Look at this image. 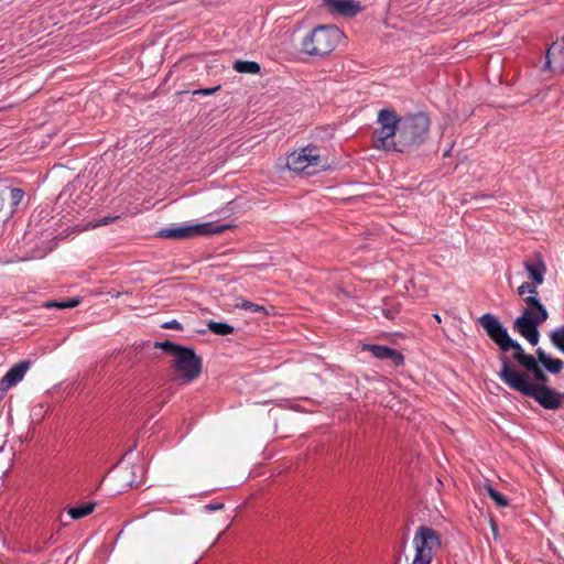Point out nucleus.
<instances>
[{
    "label": "nucleus",
    "instance_id": "1",
    "mask_svg": "<svg viewBox=\"0 0 564 564\" xmlns=\"http://www.w3.org/2000/svg\"><path fill=\"white\" fill-rule=\"evenodd\" d=\"M378 123L380 127L373 133L375 148L399 152L422 143L430 128V119L424 113L398 118L388 109L379 112Z\"/></svg>",
    "mask_w": 564,
    "mask_h": 564
},
{
    "label": "nucleus",
    "instance_id": "2",
    "mask_svg": "<svg viewBox=\"0 0 564 564\" xmlns=\"http://www.w3.org/2000/svg\"><path fill=\"white\" fill-rule=\"evenodd\" d=\"M500 362L499 378L506 384L527 397L533 398L545 409L555 410L560 408L561 394L544 384L531 383L528 375L511 366L506 356L500 358Z\"/></svg>",
    "mask_w": 564,
    "mask_h": 564
},
{
    "label": "nucleus",
    "instance_id": "3",
    "mask_svg": "<svg viewBox=\"0 0 564 564\" xmlns=\"http://www.w3.org/2000/svg\"><path fill=\"white\" fill-rule=\"evenodd\" d=\"M479 323L490 339L494 340L502 351L513 350V359L524 369L531 372L539 366L538 357L535 358L532 355L525 354L522 346L509 336L507 328L502 326L498 317L491 314H484L479 318Z\"/></svg>",
    "mask_w": 564,
    "mask_h": 564
},
{
    "label": "nucleus",
    "instance_id": "4",
    "mask_svg": "<svg viewBox=\"0 0 564 564\" xmlns=\"http://www.w3.org/2000/svg\"><path fill=\"white\" fill-rule=\"evenodd\" d=\"M525 306L521 315L513 322V329L524 337L532 346H536L540 340L539 326L547 318L549 313L545 306L534 295L523 297Z\"/></svg>",
    "mask_w": 564,
    "mask_h": 564
},
{
    "label": "nucleus",
    "instance_id": "5",
    "mask_svg": "<svg viewBox=\"0 0 564 564\" xmlns=\"http://www.w3.org/2000/svg\"><path fill=\"white\" fill-rule=\"evenodd\" d=\"M154 346L174 357L172 366L178 373V378L182 382L188 383L200 375L202 359L196 356L193 349L182 347L169 340L162 343L156 341Z\"/></svg>",
    "mask_w": 564,
    "mask_h": 564
},
{
    "label": "nucleus",
    "instance_id": "6",
    "mask_svg": "<svg viewBox=\"0 0 564 564\" xmlns=\"http://www.w3.org/2000/svg\"><path fill=\"white\" fill-rule=\"evenodd\" d=\"M341 37L337 26L319 25L303 39L302 47L310 55H326L335 50Z\"/></svg>",
    "mask_w": 564,
    "mask_h": 564
},
{
    "label": "nucleus",
    "instance_id": "7",
    "mask_svg": "<svg viewBox=\"0 0 564 564\" xmlns=\"http://www.w3.org/2000/svg\"><path fill=\"white\" fill-rule=\"evenodd\" d=\"M286 166L293 172L314 174L328 169L329 163L318 148L310 145L292 152L286 159Z\"/></svg>",
    "mask_w": 564,
    "mask_h": 564
},
{
    "label": "nucleus",
    "instance_id": "8",
    "mask_svg": "<svg viewBox=\"0 0 564 564\" xmlns=\"http://www.w3.org/2000/svg\"><path fill=\"white\" fill-rule=\"evenodd\" d=\"M415 555L413 560H416L419 564L431 563L433 557L442 549L441 534L427 525H420L414 533L412 540Z\"/></svg>",
    "mask_w": 564,
    "mask_h": 564
},
{
    "label": "nucleus",
    "instance_id": "9",
    "mask_svg": "<svg viewBox=\"0 0 564 564\" xmlns=\"http://www.w3.org/2000/svg\"><path fill=\"white\" fill-rule=\"evenodd\" d=\"M229 227V225H217L215 223L184 225L180 227L162 229L159 231V236L167 239H183L196 236H210L221 234Z\"/></svg>",
    "mask_w": 564,
    "mask_h": 564
},
{
    "label": "nucleus",
    "instance_id": "10",
    "mask_svg": "<svg viewBox=\"0 0 564 564\" xmlns=\"http://www.w3.org/2000/svg\"><path fill=\"white\" fill-rule=\"evenodd\" d=\"M24 192L21 188L2 186L0 188V213L9 218L21 203Z\"/></svg>",
    "mask_w": 564,
    "mask_h": 564
},
{
    "label": "nucleus",
    "instance_id": "11",
    "mask_svg": "<svg viewBox=\"0 0 564 564\" xmlns=\"http://www.w3.org/2000/svg\"><path fill=\"white\" fill-rule=\"evenodd\" d=\"M545 66L554 73H564V36L547 48Z\"/></svg>",
    "mask_w": 564,
    "mask_h": 564
},
{
    "label": "nucleus",
    "instance_id": "12",
    "mask_svg": "<svg viewBox=\"0 0 564 564\" xmlns=\"http://www.w3.org/2000/svg\"><path fill=\"white\" fill-rule=\"evenodd\" d=\"M326 8L332 13L343 17H354L360 11V4L354 0H324Z\"/></svg>",
    "mask_w": 564,
    "mask_h": 564
},
{
    "label": "nucleus",
    "instance_id": "13",
    "mask_svg": "<svg viewBox=\"0 0 564 564\" xmlns=\"http://www.w3.org/2000/svg\"><path fill=\"white\" fill-rule=\"evenodd\" d=\"M30 361H21L14 365L1 380V389L7 390L20 382L30 368Z\"/></svg>",
    "mask_w": 564,
    "mask_h": 564
},
{
    "label": "nucleus",
    "instance_id": "14",
    "mask_svg": "<svg viewBox=\"0 0 564 564\" xmlns=\"http://www.w3.org/2000/svg\"><path fill=\"white\" fill-rule=\"evenodd\" d=\"M367 349L378 359L390 360L393 366H400L403 362L401 352L387 346L369 345Z\"/></svg>",
    "mask_w": 564,
    "mask_h": 564
},
{
    "label": "nucleus",
    "instance_id": "15",
    "mask_svg": "<svg viewBox=\"0 0 564 564\" xmlns=\"http://www.w3.org/2000/svg\"><path fill=\"white\" fill-rule=\"evenodd\" d=\"M524 269L528 272L529 279H531L532 282L536 283L538 285H541L543 283L546 267L544 261L540 257L525 260Z\"/></svg>",
    "mask_w": 564,
    "mask_h": 564
},
{
    "label": "nucleus",
    "instance_id": "16",
    "mask_svg": "<svg viewBox=\"0 0 564 564\" xmlns=\"http://www.w3.org/2000/svg\"><path fill=\"white\" fill-rule=\"evenodd\" d=\"M536 357L539 362H541L545 369L552 373H558L564 367V362L561 359H554L547 356V354L539 348L536 350Z\"/></svg>",
    "mask_w": 564,
    "mask_h": 564
},
{
    "label": "nucleus",
    "instance_id": "17",
    "mask_svg": "<svg viewBox=\"0 0 564 564\" xmlns=\"http://www.w3.org/2000/svg\"><path fill=\"white\" fill-rule=\"evenodd\" d=\"M234 69L239 73L258 74L260 72V65L256 62L236 61L234 63Z\"/></svg>",
    "mask_w": 564,
    "mask_h": 564
},
{
    "label": "nucleus",
    "instance_id": "18",
    "mask_svg": "<svg viewBox=\"0 0 564 564\" xmlns=\"http://www.w3.org/2000/svg\"><path fill=\"white\" fill-rule=\"evenodd\" d=\"M235 306L238 308L245 310V311H250L252 313L263 315V316H265L268 314V311L263 306L254 304V303L243 300V299H238Z\"/></svg>",
    "mask_w": 564,
    "mask_h": 564
},
{
    "label": "nucleus",
    "instance_id": "19",
    "mask_svg": "<svg viewBox=\"0 0 564 564\" xmlns=\"http://www.w3.org/2000/svg\"><path fill=\"white\" fill-rule=\"evenodd\" d=\"M95 507L96 505L94 502L86 503L80 507H73L68 510V514L75 520L82 519L90 514L94 511Z\"/></svg>",
    "mask_w": 564,
    "mask_h": 564
},
{
    "label": "nucleus",
    "instance_id": "20",
    "mask_svg": "<svg viewBox=\"0 0 564 564\" xmlns=\"http://www.w3.org/2000/svg\"><path fill=\"white\" fill-rule=\"evenodd\" d=\"M207 327L214 334L223 335V336L231 334L234 332V327L227 323L210 321V322H208Z\"/></svg>",
    "mask_w": 564,
    "mask_h": 564
},
{
    "label": "nucleus",
    "instance_id": "21",
    "mask_svg": "<svg viewBox=\"0 0 564 564\" xmlns=\"http://www.w3.org/2000/svg\"><path fill=\"white\" fill-rule=\"evenodd\" d=\"M484 490L496 502L497 506H499V507H507V506H509L508 499L501 492L496 490L492 486L486 485L484 487Z\"/></svg>",
    "mask_w": 564,
    "mask_h": 564
},
{
    "label": "nucleus",
    "instance_id": "22",
    "mask_svg": "<svg viewBox=\"0 0 564 564\" xmlns=\"http://www.w3.org/2000/svg\"><path fill=\"white\" fill-rule=\"evenodd\" d=\"M551 343L564 354V325L555 328L550 334Z\"/></svg>",
    "mask_w": 564,
    "mask_h": 564
},
{
    "label": "nucleus",
    "instance_id": "23",
    "mask_svg": "<svg viewBox=\"0 0 564 564\" xmlns=\"http://www.w3.org/2000/svg\"><path fill=\"white\" fill-rule=\"evenodd\" d=\"M78 304H79V299L72 297V299L61 301V302L47 303L46 306L47 307H56V308H72V307L77 306Z\"/></svg>",
    "mask_w": 564,
    "mask_h": 564
},
{
    "label": "nucleus",
    "instance_id": "24",
    "mask_svg": "<svg viewBox=\"0 0 564 564\" xmlns=\"http://www.w3.org/2000/svg\"><path fill=\"white\" fill-rule=\"evenodd\" d=\"M538 284L534 283V282H523L519 288H518V293L519 295L521 296H524L527 293H529V295H534L536 296L538 294Z\"/></svg>",
    "mask_w": 564,
    "mask_h": 564
},
{
    "label": "nucleus",
    "instance_id": "25",
    "mask_svg": "<svg viewBox=\"0 0 564 564\" xmlns=\"http://www.w3.org/2000/svg\"><path fill=\"white\" fill-rule=\"evenodd\" d=\"M531 373L533 375V378L536 380V382L541 384H544L549 380L547 376L539 366L535 369H533Z\"/></svg>",
    "mask_w": 564,
    "mask_h": 564
},
{
    "label": "nucleus",
    "instance_id": "26",
    "mask_svg": "<svg viewBox=\"0 0 564 564\" xmlns=\"http://www.w3.org/2000/svg\"><path fill=\"white\" fill-rule=\"evenodd\" d=\"M162 328H164V329H176V330H182L183 329L182 325L176 319H172L170 322H165L164 324H162Z\"/></svg>",
    "mask_w": 564,
    "mask_h": 564
},
{
    "label": "nucleus",
    "instance_id": "27",
    "mask_svg": "<svg viewBox=\"0 0 564 564\" xmlns=\"http://www.w3.org/2000/svg\"><path fill=\"white\" fill-rule=\"evenodd\" d=\"M219 88H220V86H216L213 88L198 89V90H195L194 94L208 96V95H213L214 93H216Z\"/></svg>",
    "mask_w": 564,
    "mask_h": 564
},
{
    "label": "nucleus",
    "instance_id": "28",
    "mask_svg": "<svg viewBox=\"0 0 564 564\" xmlns=\"http://www.w3.org/2000/svg\"><path fill=\"white\" fill-rule=\"evenodd\" d=\"M381 312L388 319H393L395 316V310L392 308H382Z\"/></svg>",
    "mask_w": 564,
    "mask_h": 564
},
{
    "label": "nucleus",
    "instance_id": "29",
    "mask_svg": "<svg viewBox=\"0 0 564 564\" xmlns=\"http://www.w3.org/2000/svg\"><path fill=\"white\" fill-rule=\"evenodd\" d=\"M224 505L223 503H209L207 506H205V508L208 510V511H215V510H219V509H223Z\"/></svg>",
    "mask_w": 564,
    "mask_h": 564
},
{
    "label": "nucleus",
    "instance_id": "30",
    "mask_svg": "<svg viewBox=\"0 0 564 564\" xmlns=\"http://www.w3.org/2000/svg\"><path fill=\"white\" fill-rule=\"evenodd\" d=\"M111 220H112V218L105 217V218L100 219L98 223H96L94 225V227L108 225Z\"/></svg>",
    "mask_w": 564,
    "mask_h": 564
},
{
    "label": "nucleus",
    "instance_id": "31",
    "mask_svg": "<svg viewBox=\"0 0 564 564\" xmlns=\"http://www.w3.org/2000/svg\"><path fill=\"white\" fill-rule=\"evenodd\" d=\"M492 531H494V534L496 535L497 534V529H496V524L492 523Z\"/></svg>",
    "mask_w": 564,
    "mask_h": 564
},
{
    "label": "nucleus",
    "instance_id": "32",
    "mask_svg": "<svg viewBox=\"0 0 564 564\" xmlns=\"http://www.w3.org/2000/svg\"><path fill=\"white\" fill-rule=\"evenodd\" d=\"M434 317L438 323L441 322V317L438 315H434Z\"/></svg>",
    "mask_w": 564,
    "mask_h": 564
}]
</instances>
